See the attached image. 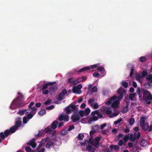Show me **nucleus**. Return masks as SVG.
Returning <instances> with one entry per match:
<instances>
[{"mask_svg": "<svg viewBox=\"0 0 152 152\" xmlns=\"http://www.w3.org/2000/svg\"><path fill=\"white\" fill-rule=\"evenodd\" d=\"M97 70L98 72H101L102 73L104 71V69L102 66H100L98 67Z\"/></svg>", "mask_w": 152, "mask_h": 152, "instance_id": "nucleus-32", "label": "nucleus"}, {"mask_svg": "<svg viewBox=\"0 0 152 152\" xmlns=\"http://www.w3.org/2000/svg\"><path fill=\"white\" fill-rule=\"evenodd\" d=\"M120 100H115L112 104L111 107L113 108H116L120 104Z\"/></svg>", "mask_w": 152, "mask_h": 152, "instance_id": "nucleus-16", "label": "nucleus"}, {"mask_svg": "<svg viewBox=\"0 0 152 152\" xmlns=\"http://www.w3.org/2000/svg\"><path fill=\"white\" fill-rule=\"evenodd\" d=\"M147 58L146 57L143 56L140 57V60L141 62H143L146 61Z\"/></svg>", "mask_w": 152, "mask_h": 152, "instance_id": "nucleus-39", "label": "nucleus"}, {"mask_svg": "<svg viewBox=\"0 0 152 152\" xmlns=\"http://www.w3.org/2000/svg\"><path fill=\"white\" fill-rule=\"evenodd\" d=\"M105 113L107 115H109L112 113L111 111L110 110H105Z\"/></svg>", "mask_w": 152, "mask_h": 152, "instance_id": "nucleus-61", "label": "nucleus"}, {"mask_svg": "<svg viewBox=\"0 0 152 152\" xmlns=\"http://www.w3.org/2000/svg\"><path fill=\"white\" fill-rule=\"evenodd\" d=\"M48 92L49 91L47 89H44L42 92L43 94L45 95L48 94Z\"/></svg>", "mask_w": 152, "mask_h": 152, "instance_id": "nucleus-55", "label": "nucleus"}, {"mask_svg": "<svg viewBox=\"0 0 152 152\" xmlns=\"http://www.w3.org/2000/svg\"><path fill=\"white\" fill-rule=\"evenodd\" d=\"M51 100L50 99H48L47 100L46 102H44V104L45 105L49 104L51 103Z\"/></svg>", "mask_w": 152, "mask_h": 152, "instance_id": "nucleus-44", "label": "nucleus"}, {"mask_svg": "<svg viewBox=\"0 0 152 152\" xmlns=\"http://www.w3.org/2000/svg\"><path fill=\"white\" fill-rule=\"evenodd\" d=\"M124 91V90H122L120 88H119L117 90V93L119 94L118 97L116 95H114L106 102V104L107 105H110L114 100L117 99H118V100H120V101H121L123 97Z\"/></svg>", "mask_w": 152, "mask_h": 152, "instance_id": "nucleus-2", "label": "nucleus"}, {"mask_svg": "<svg viewBox=\"0 0 152 152\" xmlns=\"http://www.w3.org/2000/svg\"><path fill=\"white\" fill-rule=\"evenodd\" d=\"M137 96V94L135 93L130 94H129V99H130L132 101L134 97Z\"/></svg>", "mask_w": 152, "mask_h": 152, "instance_id": "nucleus-22", "label": "nucleus"}, {"mask_svg": "<svg viewBox=\"0 0 152 152\" xmlns=\"http://www.w3.org/2000/svg\"><path fill=\"white\" fill-rule=\"evenodd\" d=\"M57 141V139L55 137L53 138L51 140L50 139V140L48 141L47 142L45 145V147L49 149L52 148H53L54 149V145L56 144L55 142Z\"/></svg>", "mask_w": 152, "mask_h": 152, "instance_id": "nucleus-5", "label": "nucleus"}, {"mask_svg": "<svg viewBox=\"0 0 152 152\" xmlns=\"http://www.w3.org/2000/svg\"><path fill=\"white\" fill-rule=\"evenodd\" d=\"M25 104L24 102L15 98L12 102L10 105V108L12 109H17L18 108L23 106Z\"/></svg>", "mask_w": 152, "mask_h": 152, "instance_id": "nucleus-4", "label": "nucleus"}, {"mask_svg": "<svg viewBox=\"0 0 152 152\" xmlns=\"http://www.w3.org/2000/svg\"><path fill=\"white\" fill-rule=\"evenodd\" d=\"M49 140H50V138L47 137L44 139L42 140L41 141L40 144L43 146L46 142H47Z\"/></svg>", "mask_w": 152, "mask_h": 152, "instance_id": "nucleus-24", "label": "nucleus"}, {"mask_svg": "<svg viewBox=\"0 0 152 152\" xmlns=\"http://www.w3.org/2000/svg\"><path fill=\"white\" fill-rule=\"evenodd\" d=\"M134 70V69L133 68H132L131 69V72L129 75V76L130 77H132V76Z\"/></svg>", "mask_w": 152, "mask_h": 152, "instance_id": "nucleus-57", "label": "nucleus"}, {"mask_svg": "<svg viewBox=\"0 0 152 152\" xmlns=\"http://www.w3.org/2000/svg\"><path fill=\"white\" fill-rule=\"evenodd\" d=\"M140 133L139 132H138L137 133L135 132L134 134H131L130 135L129 140L132 142L135 141V142L137 143L138 142V140L140 137Z\"/></svg>", "mask_w": 152, "mask_h": 152, "instance_id": "nucleus-6", "label": "nucleus"}, {"mask_svg": "<svg viewBox=\"0 0 152 152\" xmlns=\"http://www.w3.org/2000/svg\"><path fill=\"white\" fill-rule=\"evenodd\" d=\"M110 148L111 150H117L119 149V147L117 145H111Z\"/></svg>", "mask_w": 152, "mask_h": 152, "instance_id": "nucleus-26", "label": "nucleus"}, {"mask_svg": "<svg viewBox=\"0 0 152 152\" xmlns=\"http://www.w3.org/2000/svg\"><path fill=\"white\" fill-rule=\"evenodd\" d=\"M146 80L147 81L148 85L152 86V74H150L146 77Z\"/></svg>", "mask_w": 152, "mask_h": 152, "instance_id": "nucleus-10", "label": "nucleus"}, {"mask_svg": "<svg viewBox=\"0 0 152 152\" xmlns=\"http://www.w3.org/2000/svg\"><path fill=\"white\" fill-rule=\"evenodd\" d=\"M36 139L35 138H33L30 140L27 143V145L30 146L33 148H34L37 146V144L35 142Z\"/></svg>", "mask_w": 152, "mask_h": 152, "instance_id": "nucleus-9", "label": "nucleus"}, {"mask_svg": "<svg viewBox=\"0 0 152 152\" xmlns=\"http://www.w3.org/2000/svg\"><path fill=\"white\" fill-rule=\"evenodd\" d=\"M58 86L56 85H54L53 86L50 87L49 90L50 92L54 93L58 90Z\"/></svg>", "mask_w": 152, "mask_h": 152, "instance_id": "nucleus-15", "label": "nucleus"}, {"mask_svg": "<svg viewBox=\"0 0 152 152\" xmlns=\"http://www.w3.org/2000/svg\"><path fill=\"white\" fill-rule=\"evenodd\" d=\"M93 76L94 77H98L99 75V74L97 72H95L93 74Z\"/></svg>", "mask_w": 152, "mask_h": 152, "instance_id": "nucleus-52", "label": "nucleus"}, {"mask_svg": "<svg viewBox=\"0 0 152 152\" xmlns=\"http://www.w3.org/2000/svg\"><path fill=\"white\" fill-rule=\"evenodd\" d=\"M122 121L123 119L122 118H120L118 119L117 120V121H114V124L115 125H117L118 124L120 123Z\"/></svg>", "mask_w": 152, "mask_h": 152, "instance_id": "nucleus-37", "label": "nucleus"}, {"mask_svg": "<svg viewBox=\"0 0 152 152\" xmlns=\"http://www.w3.org/2000/svg\"><path fill=\"white\" fill-rule=\"evenodd\" d=\"M128 84L126 82L123 81L122 82V85L123 86L124 88H126L128 87Z\"/></svg>", "mask_w": 152, "mask_h": 152, "instance_id": "nucleus-43", "label": "nucleus"}, {"mask_svg": "<svg viewBox=\"0 0 152 152\" xmlns=\"http://www.w3.org/2000/svg\"><path fill=\"white\" fill-rule=\"evenodd\" d=\"M58 122L56 120L53 121L50 127L53 129H55L57 126Z\"/></svg>", "mask_w": 152, "mask_h": 152, "instance_id": "nucleus-17", "label": "nucleus"}, {"mask_svg": "<svg viewBox=\"0 0 152 152\" xmlns=\"http://www.w3.org/2000/svg\"><path fill=\"white\" fill-rule=\"evenodd\" d=\"M98 91V89L96 86H94L90 89V91L91 92H96Z\"/></svg>", "mask_w": 152, "mask_h": 152, "instance_id": "nucleus-31", "label": "nucleus"}, {"mask_svg": "<svg viewBox=\"0 0 152 152\" xmlns=\"http://www.w3.org/2000/svg\"><path fill=\"white\" fill-rule=\"evenodd\" d=\"M92 120L93 121H96L98 119V117L96 116H93L91 118Z\"/></svg>", "mask_w": 152, "mask_h": 152, "instance_id": "nucleus-53", "label": "nucleus"}, {"mask_svg": "<svg viewBox=\"0 0 152 152\" xmlns=\"http://www.w3.org/2000/svg\"><path fill=\"white\" fill-rule=\"evenodd\" d=\"M136 92L138 95H140V94L141 90L140 89L139 87L137 88Z\"/></svg>", "mask_w": 152, "mask_h": 152, "instance_id": "nucleus-56", "label": "nucleus"}, {"mask_svg": "<svg viewBox=\"0 0 152 152\" xmlns=\"http://www.w3.org/2000/svg\"><path fill=\"white\" fill-rule=\"evenodd\" d=\"M67 91L65 89H63L62 91L60 92L58 95L57 98V100H62L64 99V97L65 95L67 94Z\"/></svg>", "mask_w": 152, "mask_h": 152, "instance_id": "nucleus-8", "label": "nucleus"}, {"mask_svg": "<svg viewBox=\"0 0 152 152\" xmlns=\"http://www.w3.org/2000/svg\"><path fill=\"white\" fill-rule=\"evenodd\" d=\"M31 112L29 113L27 115L26 117L29 120L33 116V115L31 113Z\"/></svg>", "mask_w": 152, "mask_h": 152, "instance_id": "nucleus-49", "label": "nucleus"}, {"mask_svg": "<svg viewBox=\"0 0 152 152\" xmlns=\"http://www.w3.org/2000/svg\"><path fill=\"white\" fill-rule=\"evenodd\" d=\"M77 137L78 140H83L84 135L83 134H79Z\"/></svg>", "mask_w": 152, "mask_h": 152, "instance_id": "nucleus-29", "label": "nucleus"}, {"mask_svg": "<svg viewBox=\"0 0 152 152\" xmlns=\"http://www.w3.org/2000/svg\"><path fill=\"white\" fill-rule=\"evenodd\" d=\"M68 131V130H67V129H65L61 132V135H65L67 133Z\"/></svg>", "mask_w": 152, "mask_h": 152, "instance_id": "nucleus-35", "label": "nucleus"}, {"mask_svg": "<svg viewBox=\"0 0 152 152\" xmlns=\"http://www.w3.org/2000/svg\"><path fill=\"white\" fill-rule=\"evenodd\" d=\"M64 115H61L58 118V120L60 121H62L64 120Z\"/></svg>", "mask_w": 152, "mask_h": 152, "instance_id": "nucleus-64", "label": "nucleus"}, {"mask_svg": "<svg viewBox=\"0 0 152 152\" xmlns=\"http://www.w3.org/2000/svg\"><path fill=\"white\" fill-rule=\"evenodd\" d=\"M64 120L66 122H68L69 121V117L67 115H64Z\"/></svg>", "mask_w": 152, "mask_h": 152, "instance_id": "nucleus-48", "label": "nucleus"}, {"mask_svg": "<svg viewBox=\"0 0 152 152\" xmlns=\"http://www.w3.org/2000/svg\"><path fill=\"white\" fill-rule=\"evenodd\" d=\"M29 120L26 116H24L23 118V124H26Z\"/></svg>", "mask_w": 152, "mask_h": 152, "instance_id": "nucleus-40", "label": "nucleus"}, {"mask_svg": "<svg viewBox=\"0 0 152 152\" xmlns=\"http://www.w3.org/2000/svg\"><path fill=\"white\" fill-rule=\"evenodd\" d=\"M99 107V105L97 103H95L94 105V109H97Z\"/></svg>", "mask_w": 152, "mask_h": 152, "instance_id": "nucleus-63", "label": "nucleus"}, {"mask_svg": "<svg viewBox=\"0 0 152 152\" xmlns=\"http://www.w3.org/2000/svg\"><path fill=\"white\" fill-rule=\"evenodd\" d=\"M90 112V109L89 108H87L85 110L84 112V114L85 115H87L89 114Z\"/></svg>", "mask_w": 152, "mask_h": 152, "instance_id": "nucleus-38", "label": "nucleus"}, {"mask_svg": "<svg viewBox=\"0 0 152 152\" xmlns=\"http://www.w3.org/2000/svg\"><path fill=\"white\" fill-rule=\"evenodd\" d=\"M148 144V142L144 139L142 140L140 142V145L142 147H145Z\"/></svg>", "mask_w": 152, "mask_h": 152, "instance_id": "nucleus-21", "label": "nucleus"}, {"mask_svg": "<svg viewBox=\"0 0 152 152\" xmlns=\"http://www.w3.org/2000/svg\"><path fill=\"white\" fill-rule=\"evenodd\" d=\"M142 78L141 75L139 74H137L135 78L137 80H139Z\"/></svg>", "mask_w": 152, "mask_h": 152, "instance_id": "nucleus-47", "label": "nucleus"}, {"mask_svg": "<svg viewBox=\"0 0 152 152\" xmlns=\"http://www.w3.org/2000/svg\"><path fill=\"white\" fill-rule=\"evenodd\" d=\"M141 89L143 93L142 101L148 104H150L151 102L148 100H152V95L148 90L143 88Z\"/></svg>", "mask_w": 152, "mask_h": 152, "instance_id": "nucleus-3", "label": "nucleus"}, {"mask_svg": "<svg viewBox=\"0 0 152 152\" xmlns=\"http://www.w3.org/2000/svg\"><path fill=\"white\" fill-rule=\"evenodd\" d=\"M145 119V116L141 117L140 118V125H144Z\"/></svg>", "mask_w": 152, "mask_h": 152, "instance_id": "nucleus-27", "label": "nucleus"}, {"mask_svg": "<svg viewBox=\"0 0 152 152\" xmlns=\"http://www.w3.org/2000/svg\"><path fill=\"white\" fill-rule=\"evenodd\" d=\"M55 83H56V82H48L43 86L42 89L43 90L44 89H47L48 88V86H52Z\"/></svg>", "mask_w": 152, "mask_h": 152, "instance_id": "nucleus-13", "label": "nucleus"}, {"mask_svg": "<svg viewBox=\"0 0 152 152\" xmlns=\"http://www.w3.org/2000/svg\"><path fill=\"white\" fill-rule=\"evenodd\" d=\"M135 122V120L134 118H131L129 120V123L130 125H132L134 124Z\"/></svg>", "mask_w": 152, "mask_h": 152, "instance_id": "nucleus-42", "label": "nucleus"}, {"mask_svg": "<svg viewBox=\"0 0 152 152\" xmlns=\"http://www.w3.org/2000/svg\"><path fill=\"white\" fill-rule=\"evenodd\" d=\"M120 113V112L118 110H117L115 113H113L112 114L110 115V117L111 118H112L114 117L117 116Z\"/></svg>", "mask_w": 152, "mask_h": 152, "instance_id": "nucleus-25", "label": "nucleus"}, {"mask_svg": "<svg viewBox=\"0 0 152 152\" xmlns=\"http://www.w3.org/2000/svg\"><path fill=\"white\" fill-rule=\"evenodd\" d=\"M118 145L119 146H122L123 144V141L121 139L119 140L118 142Z\"/></svg>", "mask_w": 152, "mask_h": 152, "instance_id": "nucleus-59", "label": "nucleus"}, {"mask_svg": "<svg viewBox=\"0 0 152 152\" xmlns=\"http://www.w3.org/2000/svg\"><path fill=\"white\" fill-rule=\"evenodd\" d=\"M27 111V109L20 110L18 112V114L20 115H23L25 112H26Z\"/></svg>", "mask_w": 152, "mask_h": 152, "instance_id": "nucleus-30", "label": "nucleus"}, {"mask_svg": "<svg viewBox=\"0 0 152 152\" xmlns=\"http://www.w3.org/2000/svg\"><path fill=\"white\" fill-rule=\"evenodd\" d=\"M148 74V72L145 71H143L141 73V77H145Z\"/></svg>", "mask_w": 152, "mask_h": 152, "instance_id": "nucleus-41", "label": "nucleus"}, {"mask_svg": "<svg viewBox=\"0 0 152 152\" xmlns=\"http://www.w3.org/2000/svg\"><path fill=\"white\" fill-rule=\"evenodd\" d=\"M101 139L99 137H97L95 138L94 141H96L99 142V141Z\"/></svg>", "mask_w": 152, "mask_h": 152, "instance_id": "nucleus-54", "label": "nucleus"}, {"mask_svg": "<svg viewBox=\"0 0 152 152\" xmlns=\"http://www.w3.org/2000/svg\"><path fill=\"white\" fill-rule=\"evenodd\" d=\"M69 107L71 108V111L74 112V114L76 113L78 111V108L76 107L75 104H71L69 105Z\"/></svg>", "mask_w": 152, "mask_h": 152, "instance_id": "nucleus-14", "label": "nucleus"}, {"mask_svg": "<svg viewBox=\"0 0 152 152\" xmlns=\"http://www.w3.org/2000/svg\"><path fill=\"white\" fill-rule=\"evenodd\" d=\"M51 128L50 126H48L44 129V132L45 133L50 134L53 131Z\"/></svg>", "mask_w": 152, "mask_h": 152, "instance_id": "nucleus-19", "label": "nucleus"}, {"mask_svg": "<svg viewBox=\"0 0 152 152\" xmlns=\"http://www.w3.org/2000/svg\"><path fill=\"white\" fill-rule=\"evenodd\" d=\"M99 111L98 110H95L92 112L91 113V115L92 116H94L95 114H98Z\"/></svg>", "mask_w": 152, "mask_h": 152, "instance_id": "nucleus-46", "label": "nucleus"}, {"mask_svg": "<svg viewBox=\"0 0 152 152\" xmlns=\"http://www.w3.org/2000/svg\"><path fill=\"white\" fill-rule=\"evenodd\" d=\"M71 119L73 122H75L79 121L80 119V115L78 114L75 115H72L71 116Z\"/></svg>", "mask_w": 152, "mask_h": 152, "instance_id": "nucleus-11", "label": "nucleus"}, {"mask_svg": "<svg viewBox=\"0 0 152 152\" xmlns=\"http://www.w3.org/2000/svg\"><path fill=\"white\" fill-rule=\"evenodd\" d=\"M31 148L29 147H26L25 148L26 151L27 152H29L31 151Z\"/></svg>", "mask_w": 152, "mask_h": 152, "instance_id": "nucleus-62", "label": "nucleus"}, {"mask_svg": "<svg viewBox=\"0 0 152 152\" xmlns=\"http://www.w3.org/2000/svg\"><path fill=\"white\" fill-rule=\"evenodd\" d=\"M72 91L74 93L76 94H80L81 93V90H78L76 86L73 87Z\"/></svg>", "mask_w": 152, "mask_h": 152, "instance_id": "nucleus-20", "label": "nucleus"}, {"mask_svg": "<svg viewBox=\"0 0 152 152\" xmlns=\"http://www.w3.org/2000/svg\"><path fill=\"white\" fill-rule=\"evenodd\" d=\"M46 113V111L44 109H42L38 112V114L40 115H44Z\"/></svg>", "mask_w": 152, "mask_h": 152, "instance_id": "nucleus-36", "label": "nucleus"}, {"mask_svg": "<svg viewBox=\"0 0 152 152\" xmlns=\"http://www.w3.org/2000/svg\"><path fill=\"white\" fill-rule=\"evenodd\" d=\"M0 137L3 140L5 139L6 137L3 132H1L0 133Z\"/></svg>", "mask_w": 152, "mask_h": 152, "instance_id": "nucleus-45", "label": "nucleus"}, {"mask_svg": "<svg viewBox=\"0 0 152 152\" xmlns=\"http://www.w3.org/2000/svg\"><path fill=\"white\" fill-rule=\"evenodd\" d=\"M70 107H69V105L66 107L65 111L66 112V113L69 114L71 111V110L69 109Z\"/></svg>", "mask_w": 152, "mask_h": 152, "instance_id": "nucleus-33", "label": "nucleus"}, {"mask_svg": "<svg viewBox=\"0 0 152 152\" xmlns=\"http://www.w3.org/2000/svg\"><path fill=\"white\" fill-rule=\"evenodd\" d=\"M96 148L92 147L91 145H88L86 146V151L89 152H94Z\"/></svg>", "mask_w": 152, "mask_h": 152, "instance_id": "nucleus-12", "label": "nucleus"}, {"mask_svg": "<svg viewBox=\"0 0 152 152\" xmlns=\"http://www.w3.org/2000/svg\"><path fill=\"white\" fill-rule=\"evenodd\" d=\"M107 124L106 123H104L100 125V129H101L102 130L104 127L106 126Z\"/></svg>", "mask_w": 152, "mask_h": 152, "instance_id": "nucleus-60", "label": "nucleus"}, {"mask_svg": "<svg viewBox=\"0 0 152 152\" xmlns=\"http://www.w3.org/2000/svg\"><path fill=\"white\" fill-rule=\"evenodd\" d=\"M73 79L72 77H70L69 78L68 80V82L72 84L73 81Z\"/></svg>", "mask_w": 152, "mask_h": 152, "instance_id": "nucleus-58", "label": "nucleus"}, {"mask_svg": "<svg viewBox=\"0 0 152 152\" xmlns=\"http://www.w3.org/2000/svg\"><path fill=\"white\" fill-rule=\"evenodd\" d=\"M140 125L142 127V130L145 131L147 130L148 129L149 125L148 123H144V125Z\"/></svg>", "mask_w": 152, "mask_h": 152, "instance_id": "nucleus-23", "label": "nucleus"}, {"mask_svg": "<svg viewBox=\"0 0 152 152\" xmlns=\"http://www.w3.org/2000/svg\"><path fill=\"white\" fill-rule=\"evenodd\" d=\"M31 109L32 110L31 111V113L32 114H33L34 115L36 113V111L37 110V108H36L34 107H31Z\"/></svg>", "mask_w": 152, "mask_h": 152, "instance_id": "nucleus-34", "label": "nucleus"}, {"mask_svg": "<svg viewBox=\"0 0 152 152\" xmlns=\"http://www.w3.org/2000/svg\"><path fill=\"white\" fill-rule=\"evenodd\" d=\"M22 124L21 118L20 117L16 119L15 125L12 126L9 129L6 130L4 133L6 137H7L10 133L12 134L15 132L18 128L20 127Z\"/></svg>", "mask_w": 152, "mask_h": 152, "instance_id": "nucleus-1", "label": "nucleus"}, {"mask_svg": "<svg viewBox=\"0 0 152 152\" xmlns=\"http://www.w3.org/2000/svg\"><path fill=\"white\" fill-rule=\"evenodd\" d=\"M54 107V106L53 105H51L50 106L46 107V109L47 110H51L53 109Z\"/></svg>", "mask_w": 152, "mask_h": 152, "instance_id": "nucleus-50", "label": "nucleus"}, {"mask_svg": "<svg viewBox=\"0 0 152 152\" xmlns=\"http://www.w3.org/2000/svg\"><path fill=\"white\" fill-rule=\"evenodd\" d=\"M75 128V126L73 125H71L69 126L68 129H67L68 131H69L72 130V129H74Z\"/></svg>", "mask_w": 152, "mask_h": 152, "instance_id": "nucleus-51", "label": "nucleus"}, {"mask_svg": "<svg viewBox=\"0 0 152 152\" xmlns=\"http://www.w3.org/2000/svg\"><path fill=\"white\" fill-rule=\"evenodd\" d=\"M90 143L94 147L98 148L99 146V142L93 141H90Z\"/></svg>", "mask_w": 152, "mask_h": 152, "instance_id": "nucleus-18", "label": "nucleus"}, {"mask_svg": "<svg viewBox=\"0 0 152 152\" xmlns=\"http://www.w3.org/2000/svg\"><path fill=\"white\" fill-rule=\"evenodd\" d=\"M15 98H16V100L18 99L23 102L24 100V96L22 94L20 95L19 96Z\"/></svg>", "mask_w": 152, "mask_h": 152, "instance_id": "nucleus-28", "label": "nucleus"}, {"mask_svg": "<svg viewBox=\"0 0 152 152\" xmlns=\"http://www.w3.org/2000/svg\"><path fill=\"white\" fill-rule=\"evenodd\" d=\"M99 64H97L91 65V67H90L89 66L84 67L79 70L78 71V72L79 73H81L85 71L90 70L91 68L92 69L98 67L99 66Z\"/></svg>", "mask_w": 152, "mask_h": 152, "instance_id": "nucleus-7", "label": "nucleus"}]
</instances>
